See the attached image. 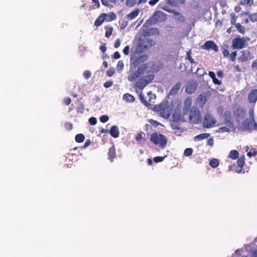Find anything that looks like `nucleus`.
<instances>
[{"instance_id": "f257e3e1", "label": "nucleus", "mask_w": 257, "mask_h": 257, "mask_svg": "<svg viewBox=\"0 0 257 257\" xmlns=\"http://www.w3.org/2000/svg\"><path fill=\"white\" fill-rule=\"evenodd\" d=\"M161 69V65H130L127 79L137 81L136 86L142 89L154 79V73Z\"/></svg>"}, {"instance_id": "f03ea898", "label": "nucleus", "mask_w": 257, "mask_h": 257, "mask_svg": "<svg viewBox=\"0 0 257 257\" xmlns=\"http://www.w3.org/2000/svg\"><path fill=\"white\" fill-rule=\"evenodd\" d=\"M150 140L155 145L164 148L167 144V139L165 136L162 134L153 133L150 137Z\"/></svg>"}, {"instance_id": "7ed1b4c3", "label": "nucleus", "mask_w": 257, "mask_h": 257, "mask_svg": "<svg viewBox=\"0 0 257 257\" xmlns=\"http://www.w3.org/2000/svg\"><path fill=\"white\" fill-rule=\"evenodd\" d=\"M248 40L249 39L246 37L240 38L239 37H236L232 40V46L233 49H242L247 46Z\"/></svg>"}, {"instance_id": "20e7f679", "label": "nucleus", "mask_w": 257, "mask_h": 257, "mask_svg": "<svg viewBox=\"0 0 257 257\" xmlns=\"http://www.w3.org/2000/svg\"><path fill=\"white\" fill-rule=\"evenodd\" d=\"M189 119L194 123L197 124L201 121V113L199 109L196 107H192L190 110Z\"/></svg>"}, {"instance_id": "39448f33", "label": "nucleus", "mask_w": 257, "mask_h": 257, "mask_svg": "<svg viewBox=\"0 0 257 257\" xmlns=\"http://www.w3.org/2000/svg\"><path fill=\"white\" fill-rule=\"evenodd\" d=\"M216 122L215 118L210 113H206L203 119V126L205 128L212 127Z\"/></svg>"}, {"instance_id": "423d86ee", "label": "nucleus", "mask_w": 257, "mask_h": 257, "mask_svg": "<svg viewBox=\"0 0 257 257\" xmlns=\"http://www.w3.org/2000/svg\"><path fill=\"white\" fill-rule=\"evenodd\" d=\"M152 41L147 38L139 40L138 44L136 47V50L138 52H142L147 48L149 46L152 45Z\"/></svg>"}, {"instance_id": "0eeeda50", "label": "nucleus", "mask_w": 257, "mask_h": 257, "mask_svg": "<svg viewBox=\"0 0 257 257\" xmlns=\"http://www.w3.org/2000/svg\"><path fill=\"white\" fill-rule=\"evenodd\" d=\"M223 117L224 121V123L226 125L231 127L234 126L233 118L230 111H225L223 114Z\"/></svg>"}, {"instance_id": "6e6552de", "label": "nucleus", "mask_w": 257, "mask_h": 257, "mask_svg": "<svg viewBox=\"0 0 257 257\" xmlns=\"http://www.w3.org/2000/svg\"><path fill=\"white\" fill-rule=\"evenodd\" d=\"M153 20L155 22H165L167 19V15L162 11H157L154 13L153 16Z\"/></svg>"}, {"instance_id": "1a4fd4ad", "label": "nucleus", "mask_w": 257, "mask_h": 257, "mask_svg": "<svg viewBox=\"0 0 257 257\" xmlns=\"http://www.w3.org/2000/svg\"><path fill=\"white\" fill-rule=\"evenodd\" d=\"M202 49L206 50H213L215 52L218 51V48L215 43L211 40L207 41L201 47Z\"/></svg>"}, {"instance_id": "9d476101", "label": "nucleus", "mask_w": 257, "mask_h": 257, "mask_svg": "<svg viewBox=\"0 0 257 257\" xmlns=\"http://www.w3.org/2000/svg\"><path fill=\"white\" fill-rule=\"evenodd\" d=\"M192 105V99L190 97H187L184 101L183 104V113L184 115H186L190 111L191 106Z\"/></svg>"}, {"instance_id": "9b49d317", "label": "nucleus", "mask_w": 257, "mask_h": 257, "mask_svg": "<svg viewBox=\"0 0 257 257\" xmlns=\"http://www.w3.org/2000/svg\"><path fill=\"white\" fill-rule=\"evenodd\" d=\"M245 114V111L241 107H237L234 111V116L236 121L238 122L244 117Z\"/></svg>"}, {"instance_id": "f8f14e48", "label": "nucleus", "mask_w": 257, "mask_h": 257, "mask_svg": "<svg viewBox=\"0 0 257 257\" xmlns=\"http://www.w3.org/2000/svg\"><path fill=\"white\" fill-rule=\"evenodd\" d=\"M155 108L156 110H160L161 115L165 118H168L171 114V111L169 107L162 108V105L156 106Z\"/></svg>"}, {"instance_id": "ddd939ff", "label": "nucleus", "mask_w": 257, "mask_h": 257, "mask_svg": "<svg viewBox=\"0 0 257 257\" xmlns=\"http://www.w3.org/2000/svg\"><path fill=\"white\" fill-rule=\"evenodd\" d=\"M197 86L196 82H189L186 85L185 91L188 94H192L195 91Z\"/></svg>"}, {"instance_id": "4468645a", "label": "nucleus", "mask_w": 257, "mask_h": 257, "mask_svg": "<svg viewBox=\"0 0 257 257\" xmlns=\"http://www.w3.org/2000/svg\"><path fill=\"white\" fill-rule=\"evenodd\" d=\"M162 9L167 12H169V11L167 10V7H164L162 8ZM170 12L172 13L174 15L176 16V19L177 20L182 22H184L185 21V18L181 13H178L174 10L170 11Z\"/></svg>"}, {"instance_id": "2eb2a0df", "label": "nucleus", "mask_w": 257, "mask_h": 257, "mask_svg": "<svg viewBox=\"0 0 257 257\" xmlns=\"http://www.w3.org/2000/svg\"><path fill=\"white\" fill-rule=\"evenodd\" d=\"M107 14L105 13L101 14L95 20L94 22V25L96 27H99L102 25L104 20L106 19Z\"/></svg>"}, {"instance_id": "dca6fc26", "label": "nucleus", "mask_w": 257, "mask_h": 257, "mask_svg": "<svg viewBox=\"0 0 257 257\" xmlns=\"http://www.w3.org/2000/svg\"><path fill=\"white\" fill-rule=\"evenodd\" d=\"M248 100L250 103H255L257 100V89L252 90L248 95Z\"/></svg>"}, {"instance_id": "f3484780", "label": "nucleus", "mask_w": 257, "mask_h": 257, "mask_svg": "<svg viewBox=\"0 0 257 257\" xmlns=\"http://www.w3.org/2000/svg\"><path fill=\"white\" fill-rule=\"evenodd\" d=\"M109 133L110 134V135L114 138H118L119 135V132L118 131V128L116 125H113L111 127Z\"/></svg>"}, {"instance_id": "a211bd4d", "label": "nucleus", "mask_w": 257, "mask_h": 257, "mask_svg": "<svg viewBox=\"0 0 257 257\" xmlns=\"http://www.w3.org/2000/svg\"><path fill=\"white\" fill-rule=\"evenodd\" d=\"M167 3L170 6L177 7L185 3V0H166Z\"/></svg>"}, {"instance_id": "6ab92c4d", "label": "nucleus", "mask_w": 257, "mask_h": 257, "mask_svg": "<svg viewBox=\"0 0 257 257\" xmlns=\"http://www.w3.org/2000/svg\"><path fill=\"white\" fill-rule=\"evenodd\" d=\"M181 84L180 82H178L176 83L175 86H174L172 89H171L169 95H174L177 93L181 87Z\"/></svg>"}, {"instance_id": "aec40b11", "label": "nucleus", "mask_w": 257, "mask_h": 257, "mask_svg": "<svg viewBox=\"0 0 257 257\" xmlns=\"http://www.w3.org/2000/svg\"><path fill=\"white\" fill-rule=\"evenodd\" d=\"M240 59L242 61H245L250 58V53L248 50H243L241 52Z\"/></svg>"}, {"instance_id": "412c9836", "label": "nucleus", "mask_w": 257, "mask_h": 257, "mask_svg": "<svg viewBox=\"0 0 257 257\" xmlns=\"http://www.w3.org/2000/svg\"><path fill=\"white\" fill-rule=\"evenodd\" d=\"M140 12V10L138 9H135L134 11L131 12L128 15H127L126 17L128 19L132 20L136 18L139 15Z\"/></svg>"}, {"instance_id": "4be33fe9", "label": "nucleus", "mask_w": 257, "mask_h": 257, "mask_svg": "<svg viewBox=\"0 0 257 257\" xmlns=\"http://www.w3.org/2000/svg\"><path fill=\"white\" fill-rule=\"evenodd\" d=\"M206 102V98L205 95L200 94L197 98V102L199 106L202 107Z\"/></svg>"}, {"instance_id": "5701e85b", "label": "nucleus", "mask_w": 257, "mask_h": 257, "mask_svg": "<svg viewBox=\"0 0 257 257\" xmlns=\"http://www.w3.org/2000/svg\"><path fill=\"white\" fill-rule=\"evenodd\" d=\"M210 136L208 133H203L195 136L194 138L195 141H199L208 138Z\"/></svg>"}, {"instance_id": "b1692460", "label": "nucleus", "mask_w": 257, "mask_h": 257, "mask_svg": "<svg viewBox=\"0 0 257 257\" xmlns=\"http://www.w3.org/2000/svg\"><path fill=\"white\" fill-rule=\"evenodd\" d=\"M181 112L180 111L175 110L172 115V120L174 122H177L180 120Z\"/></svg>"}, {"instance_id": "393cba45", "label": "nucleus", "mask_w": 257, "mask_h": 257, "mask_svg": "<svg viewBox=\"0 0 257 257\" xmlns=\"http://www.w3.org/2000/svg\"><path fill=\"white\" fill-rule=\"evenodd\" d=\"M245 14L248 17L250 21L253 23L257 22V13L250 14L249 12H245Z\"/></svg>"}, {"instance_id": "a878e982", "label": "nucleus", "mask_w": 257, "mask_h": 257, "mask_svg": "<svg viewBox=\"0 0 257 257\" xmlns=\"http://www.w3.org/2000/svg\"><path fill=\"white\" fill-rule=\"evenodd\" d=\"M123 99L127 102H133L135 101V97L129 93H125L123 95Z\"/></svg>"}, {"instance_id": "bb28decb", "label": "nucleus", "mask_w": 257, "mask_h": 257, "mask_svg": "<svg viewBox=\"0 0 257 257\" xmlns=\"http://www.w3.org/2000/svg\"><path fill=\"white\" fill-rule=\"evenodd\" d=\"M209 75L212 79L213 81L214 84H217V85H220L221 84V81H219V80H218L216 78L215 74H214V73L213 72L210 71L209 72Z\"/></svg>"}, {"instance_id": "cd10ccee", "label": "nucleus", "mask_w": 257, "mask_h": 257, "mask_svg": "<svg viewBox=\"0 0 257 257\" xmlns=\"http://www.w3.org/2000/svg\"><path fill=\"white\" fill-rule=\"evenodd\" d=\"M237 164L239 167L242 168L245 164V157L244 156H240L237 161Z\"/></svg>"}, {"instance_id": "c85d7f7f", "label": "nucleus", "mask_w": 257, "mask_h": 257, "mask_svg": "<svg viewBox=\"0 0 257 257\" xmlns=\"http://www.w3.org/2000/svg\"><path fill=\"white\" fill-rule=\"evenodd\" d=\"M253 0H240L239 4L243 6H248L251 7L253 5Z\"/></svg>"}, {"instance_id": "c756f323", "label": "nucleus", "mask_w": 257, "mask_h": 257, "mask_svg": "<svg viewBox=\"0 0 257 257\" xmlns=\"http://www.w3.org/2000/svg\"><path fill=\"white\" fill-rule=\"evenodd\" d=\"M238 156L239 153L236 150H232L229 154V157L233 160L238 158Z\"/></svg>"}, {"instance_id": "7c9ffc66", "label": "nucleus", "mask_w": 257, "mask_h": 257, "mask_svg": "<svg viewBox=\"0 0 257 257\" xmlns=\"http://www.w3.org/2000/svg\"><path fill=\"white\" fill-rule=\"evenodd\" d=\"M235 28L237 30L242 34H244L245 33V28L242 26L240 23H237L235 25Z\"/></svg>"}, {"instance_id": "2f4dec72", "label": "nucleus", "mask_w": 257, "mask_h": 257, "mask_svg": "<svg viewBox=\"0 0 257 257\" xmlns=\"http://www.w3.org/2000/svg\"><path fill=\"white\" fill-rule=\"evenodd\" d=\"M139 98L141 101L146 106H148L151 105V104L145 99V96L142 93H141L139 95Z\"/></svg>"}, {"instance_id": "473e14b6", "label": "nucleus", "mask_w": 257, "mask_h": 257, "mask_svg": "<svg viewBox=\"0 0 257 257\" xmlns=\"http://www.w3.org/2000/svg\"><path fill=\"white\" fill-rule=\"evenodd\" d=\"M105 36L106 38H109L112 34L113 28L111 27H105Z\"/></svg>"}, {"instance_id": "72a5a7b5", "label": "nucleus", "mask_w": 257, "mask_h": 257, "mask_svg": "<svg viewBox=\"0 0 257 257\" xmlns=\"http://www.w3.org/2000/svg\"><path fill=\"white\" fill-rule=\"evenodd\" d=\"M209 165L211 167L215 168L219 165V161L216 159H212L210 160Z\"/></svg>"}, {"instance_id": "f704fd0d", "label": "nucleus", "mask_w": 257, "mask_h": 257, "mask_svg": "<svg viewBox=\"0 0 257 257\" xmlns=\"http://www.w3.org/2000/svg\"><path fill=\"white\" fill-rule=\"evenodd\" d=\"M145 134L143 132H141L137 135L136 140L137 142H140L141 140L145 141Z\"/></svg>"}, {"instance_id": "c9c22d12", "label": "nucleus", "mask_w": 257, "mask_h": 257, "mask_svg": "<svg viewBox=\"0 0 257 257\" xmlns=\"http://www.w3.org/2000/svg\"><path fill=\"white\" fill-rule=\"evenodd\" d=\"M84 136L81 134H77L75 136V141L78 143H82L84 140Z\"/></svg>"}, {"instance_id": "e433bc0d", "label": "nucleus", "mask_w": 257, "mask_h": 257, "mask_svg": "<svg viewBox=\"0 0 257 257\" xmlns=\"http://www.w3.org/2000/svg\"><path fill=\"white\" fill-rule=\"evenodd\" d=\"M237 17L234 13H231L230 14V23L232 25H235L237 23H236Z\"/></svg>"}, {"instance_id": "4c0bfd02", "label": "nucleus", "mask_w": 257, "mask_h": 257, "mask_svg": "<svg viewBox=\"0 0 257 257\" xmlns=\"http://www.w3.org/2000/svg\"><path fill=\"white\" fill-rule=\"evenodd\" d=\"M106 17H108V18L106 19V20L108 22L112 21L116 18V15L113 12H111L109 13V14L107 15V16H106Z\"/></svg>"}, {"instance_id": "58836bf2", "label": "nucleus", "mask_w": 257, "mask_h": 257, "mask_svg": "<svg viewBox=\"0 0 257 257\" xmlns=\"http://www.w3.org/2000/svg\"><path fill=\"white\" fill-rule=\"evenodd\" d=\"M108 156L110 158H113L115 155V151L114 147H111L108 151Z\"/></svg>"}, {"instance_id": "ea45409f", "label": "nucleus", "mask_w": 257, "mask_h": 257, "mask_svg": "<svg viewBox=\"0 0 257 257\" xmlns=\"http://www.w3.org/2000/svg\"><path fill=\"white\" fill-rule=\"evenodd\" d=\"M193 153V150L191 148H187L184 152V155L187 157L190 156Z\"/></svg>"}, {"instance_id": "a19ab883", "label": "nucleus", "mask_w": 257, "mask_h": 257, "mask_svg": "<svg viewBox=\"0 0 257 257\" xmlns=\"http://www.w3.org/2000/svg\"><path fill=\"white\" fill-rule=\"evenodd\" d=\"M137 3V0H126V5L127 7H132L134 6Z\"/></svg>"}, {"instance_id": "79ce46f5", "label": "nucleus", "mask_w": 257, "mask_h": 257, "mask_svg": "<svg viewBox=\"0 0 257 257\" xmlns=\"http://www.w3.org/2000/svg\"><path fill=\"white\" fill-rule=\"evenodd\" d=\"M257 154V151L255 149H251L250 151L247 153V155L251 157L252 156H255Z\"/></svg>"}, {"instance_id": "37998d69", "label": "nucleus", "mask_w": 257, "mask_h": 257, "mask_svg": "<svg viewBox=\"0 0 257 257\" xmlns=\"http://www.w3.org/2000/svg\"><path fill=\"white\" fill-rule=\"evenodd\" d=\"M115 73V69L111 67L109 70H107L106 72V74L107 76L111 77Z\"/></svg>"}, {"instance_id": "c03bdc74", "label": "nucleus", "mask_w": 257, "mask_h": 257, "mask_svg": "<svg viewBox=\"0 0 257 257\" xmlns=\"http://www.w3.org/2000/svg\"><path fill=\"white\" fill-rule=\"evenodd\" d=\"M191 51H189L187 52L186 53V58L188 60H189L191 63H193L195 62L194 61V60L191 57Z\"/></svg>"}, {"instance_id": "a18cd8bd", "label": "nucleus", "mask_w": 257, "mask_h": 257, "mask_svg": "<svg viewBox=\"0 0 257 257\" xmlns=\"http://www.w3.org/2000/svg\"><path fill=\"white\" fill-rule=\"evenodd\" d=\"M165 157H166V156H165L164 157H155L154 158V161L155 163L161 162L164 160Z\"/></svg>"}, {"instance_id": "49530a36", "label": "nucleus", "mask_w": 257, "mask_h": 257, "mask_svg": "<svg viewBox=\"0 0 257 257\" xmlns=\"http://www.w3.org/2000/svg\"><path fill=\"white\" fill-rule=\"evenodd\" d=\"M99 119L101 122L104 123L108 120L109 117L106 115H103L100 117Z\"/></svg>"}, {"instance_id": "de8ad7c7", "label": "nucleus", "mask_w": 257, "mask_h": 257, "mask_svg": "<svg viewBox=\"0 0 257 257\" xmlns=\"http://www.w3.org/2000/svg\"><path fill=\"white\" fill-rule=\"evenodd\" d=\"M236 56V52L234 51L232 52L231 54H229L228 58L231 59L232 61H234L235 60Z\"/></svg>"}, {"instance_id": "09e8293b", "label": "nucleus", "mask_w": 257, "mask_h": 257, "mask_svg": "<svg viewBox=\"0 0 257 257\" xmlns=\"http://www.w3.org/2000/svg\"><path fill=\"white\" fill-rule=\"evenodd\" d=\"M149 35H150V34H152V35L153 34H159V30L157 28H152L151 30H150V32L149 33H148Z\"/></svg>"}, {"instance_id": "8fccbe9b", "label": "nucleus", "mask_w": 257, "mask_h": 257, "mask_svg": "<svg viewBox=\"0 0 257 257\" xmlns=\"http://www.w3.org/2000/svg\"><path fill=\"white\" fill-rule=\"evenodd\" d=\"M91 73L88 70H86L83 73V76H84V78L86 79L90 78L91 77Z\"/></svg>"}, {"instance_id": "3c124183", "label": "nucleus", "mask_w": 257, "mask_h": 257, "mask_svg": "<svg viewBox=\"0 0 257 257\" xmlns=\"http://www.w3.org/2000/svg\"><path fill=\"white\" fill-rule=\"evenodd\" d=\"M89 122L91 124V125H95L96 122H97V119L95 117H90L89 120Z\"/></svg>"}, {"instance_id": "603ef678", "label": "nucleus", "mask_w": 257, "mask_h": 257, "mask_svg": "<svg viewBox=\"0 0 257 257\" xmlns=\"http://www.w3.org/2000/svg\"><path fill=\"white\" fill-rule=\"evenodd\" d=\"M113 84V82L111 81H108L105 82L103 84V86L105 88H109L111 87Z\"/></svg>"}, {"instance_id": "864d4df0", "label": "nucleus", "mask_w": 257, "mask_h": 257, "mask_svg": "<svg viewBox=\"0 0 257 257\" xmlns=\"http://www.w3.org/2000/svg\"><path fill=\"white\" fill-rule=\"evenodd\" d=\"M92 2L94 3V5L93 6L94 9L99 8L100 7V4L98 0H92Z\"/></svg>"}, {"instance_id": "5fc2aeb1", "label": "nucleus", "mask_w": 257, "mask_h": 257, "mask_svg": "<svg viewBox=\"0 0 257 257\" xmlns=\"http://www.w3.org/2000/svg\"><path fill=\"white\" fill-rule=\"evenodd\" d=\"M130 46H126L123 49V53L125 55H127L129 54Z\"/></svg>"}, {"instance_id": "6e6d98bb", "label": "nucleus", "mask_w": 257, "mask_h": 257, "mask_svg": "<svg viewBox=\"0 0 257 257\" xmlns=\"http://www.w3.org/2000/svg\"><path fill=\"white\" fill-rule=\"evenodd\" d=\"M65 128L68 130H71L72 129L73 125L71 123L66 122L65 124Z\"/></svg>"}, {"instance_id": "4d7b16f0", "label": "nucleus", "mask_w": 257, "mask_h": 257, "mask_svg": "<svg viewBox=\"0 0 257 257\" xmlns=\"http://www.w3.org/2000/svg\"><path fill=\"white\" fill-rule=\"evenodd\" d=\"M219 132H229V129L227 126H222L219 128Z\"/></svg>"}, {"instance_id": "13d9d810", "label": "nucleus", "mask_w": 257, "mask_h": 257, "mask_svg": "<svg viewBox=\"0 0 257 257\" xmlns=\"http://www.w3.org/2000/svg\"><path fill=\"white\" fill-rule=\"evenodd\" d=\"M223 55L224 57H228L229 55V52L227 49L224 48L222 51Z\"/></svg>"}, {"instance_id": "bf43d9fd", "label": "nucleus", "mask_w": 257, "mask_h": 257, "mask_svg": "<svg viewBox=\"0 0 257 257\" xmlns=\"http://www.w3.org/2000/svg\"><path fill=\"white\" fill-rule=\"evenodd\" d=\"M214 144V140L213 138H210L207 140V145L208 146H210L211 147H212Z\"/></svg>"}, {"instance_id": "052dcab7", "label": "nucleus", "mask_w": 257, "mask_h": 257, "mask_svg": "<svg viewBox=\"0 0 257 257\" xmlns=\"http://www.w3.org/2000/svg\"><path fill=\"white\" fill-rule=\"evenodd\" d=\"M120 45V39H117L115 40V42L114 44V48H117L118 47H119Z\"/></svg>"}, {"instance_id": "680f3d73", "label": "nucleus", "mask_w": 257, "mask_h": 257, "mask_svg": "<svg viewBox=\"0 0 257 257\" xmlns=\"http://www.w3.org/2000/svg\"><path fill=\"white\" fill-rule=\"evenodd\" d=\"M160 0H151L149 2V5L151 6H155Z\"/></svg>"}, {"instance_id": "e2e57ef3", "label": "nucleus", "mask_w": 257, "mask_h": 257, "mask_svg": "<svg viewBox=\"0 0 257 257\" xmlns=\"http://www.w3.org/2000/svg\"><path fill=\"white\" fill-rule=\"evenodd\" d=\"M101 3L103 5L108 7L110 5L109 0H101Z\"/></svg>"}, {"instance_id": "0e129e2a", "label": "nucleus", "mask_w": 257, "mask_h": 257, "mask_svg": "<svg viewBox=\"0 0 257 257\" xmlns=\"http://www.w3.org/2000/svg\"><path fill=\"white\" fill-rule=\"evenodd\" d=\"M120 57V55L118 51H116L114 53L113 58L115 59H118Z\"/></svg>"}, {"instance_id": "69168bd1", "label": "nucleus", "mask_w": 257, "mask_h": 257, "mask_svg": "<svg viewBox=\"0 0 257 257\" xmlns=\"http://www.w3.org/2000/svg\"><path fill=\"white\" fill-rule=\"evenodd\" d=\"M100 50H101L102 53H104L106 52V47L104 43L100 47Z\"/></svg>"}, {"instance_id": "338daca9", "label": "nucleus", "mask_w": 257, "mask_h": 257, "mask_svg": "<svg viewBox=\"0 0 257 257\" xmlns=\"http://www.w3.org/2000/svg\"><path fill=\"white\" fill-rule=\"evenodd\" d=\"M128 23L126 21H123L122 23L120 24V28L121 29H124L127 25Z\"/></svg>"}, {"instance_id": "774afa93", "label": "nucleus", "mask_w": 257, "mask_h": 257, "mask_svg": "<svg viewBox=\"0 0 257 257\" xmlns=\"http://www.w3.org/2000/svg\"><path fill=\"white\" fill-rule=\"evenodd\" d=\"M171 127L172 128L173 130H180V127L179 126H178L177 124H176L175 123H172L171 124Z\"/></svg>"}]
</instances>
